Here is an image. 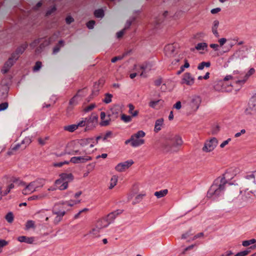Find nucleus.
I'll return each instance as SVG.
<instances>
[{"label": "nucleus", "instance_id": "1", "mask_svg": "<svg viewBox=\"0 0 256 256\" xmlns=\"http://www.w3.org/2000/svg\"><path fill=\"white\" fill-rule=\"evenodd\" d=\"M252 194L256 197V171L246 175L241 187L231 184L228 193V198L240 204L248 202L252 198Z\"/></svg>", "mask_w": 256, "mask_h": 256}, {"label": "nucleus", "instance_id": "2", "mask_svg": "<svg viewBox=\"0 0 256 256\" xmlns=\"http://www.w3.org/2000/svg\"><path fill=\"white\" fill-rule=\"evenodd\" d=\"M230 171L226 172L214 181L207 192L206 196L208 198L214 199L223 192L228 180L233 178L230 176Z\"/></svg>", "mask_w": 256, "mask_h": 256}, {"label": "nucleus", "instance_id": "3", "mask_svg": "<svg viewBox=\"0 0 256 256\" xmlns=\"http://www.w3.org/2000/svg\"><path fill=\"white\" fill-rule=\"evenodd\" d=\"M78 144L80 146V150L70 152L66 150L61 155L68 154H86L89 156L96 150L95 146L96 142L94 140V138H88L80 139L78 140Z\"/></svg>", "mask_w": 256, "mask_h": 256}, {"label": "nucleus", "instance_id": "4", "mask_svg": "<svg viewBox=\"0 0 256 256\" xmlns=\"http://www.w3.org/2000/svg\"><path fill=\"white\" fill-rule=\"evenodd\" d=\"M17 182L19 186H24L22 190V194L28 195L37 191L38 188H42L45 184V180L44 179H36L28 184L22 180H18Z\"/></svg>", "mask_w": 256, "mask_h": 256}, {"label": "nucleus", "instance_id": "5", "mask_svg": "<svg viewBox=\"0 0 256 256\" xmlns=\"http://www.w3.org/2000/svg\"><path fill=\"white\" fill-rule=\"evenodd\" d=\"M74 180V176L71 173H62L59 175V178L55 180L54 186L60 190H66L68 183Z\"/></svg>", "mask_w": 256, "mask_h": 256}, {"label": "nucleus", "instance_id": "6", "mask_svg": "<svg viewBox=\"0 0 256 256\" xmlns=\"http://www.w3.org/2000/svg\"><path fill=\"white\" fill-rule=\"evenodd\" d=\"M109 225L110 222H108L107 220L102 218L98 221L92 227L88 234L93 238L99 237L100 236L102 230L108 227Z\"/></svg>", "mask_w": 256, "mask_h": 256}, {"label": "nucleus", "instance_id": "7", "mask_svg": "<svg viewBox=\"0 0 256 256\" xmlns=\"http://www.w3.org/2000/svg\"><path fill=\"white\" fill-rule=\"evenodd\" d=\"M167 139L173 142L172 146L166 145L164 146V149L167 152H176L178 147L180 146L183 144L182 137L177 134H170L168 136Z\"/></svg>", "mask_w": 256, "mask_h": 256}, {"label": "nucleus", "instance_id": "8", "mask_svg": "<svg viewBox=\"0 0 256 256\" xmlns=\"http://www.w3.org/2000/svg\"><path fill=\"white\" fill-rule=\"evenodd\" d=\"M218 144V139L214 137L211 138L206 140L202 148V150L204 152H212L216 148Z\"/></svg>", "mask_w": 256, "mask_h": 256}, {"label": "nucleus", "instance_id": "9", "mask_svg": "<svg viewBox=\"0 0 256 256\" xmlns=\"http://www.w3.org/2000/svg\"><path fill=\"white\" fill-rule=\"evenodd\" d=\"M146 135L143 130H139L136 133L132 134V146L134 148L138 147L144 144V140L142 138Z\"/></svg>", "mask_w": 256, "mask_h": 256}, {"label": "nucleus", "instance_id": "10", "mask_svg": "<svg viewBox=\"0 0 256 256\" xmlns=\"http://www.w3.org/2000/svg\"><path fill=\"white\" fill-rule=\"evenodd\" d=\"M65 214V210L58 209L55 206L52 210L53 222L56 224H58L62 220Z\"/></svg>", "mask_w": 256, "mask_h": 256}, {"label": "nucleus", "instance_id": "11", "mask_svg": "<svg viewBox=\"0 0 256 256\" xmlns=\"http://www.w3.org/2000/svg\"><path fill=\"white\" fill-rule=\"evenodd\" d=\"M134 164V161L132 160L120 162L117 164L115 167L116 171L121 172L128 169Z\"/></svg>", "mask_w": 256, "mask_h": 256}, {"label": "nucleus", "instance_id": "12", "mask_svg": "<svg viewBox=\"0 0 256 256\" xmlns=\"http://www.w3.org/2000/svg\"><path fill=\"white\" fill-rule=\"evenodd\" d=\"M113 113H101L100 114V125L102 126H108L111 120L114 119Z\"/></svg>", "mask_w": 256, "mask_h": 256}, {"label": "nucleus", "instance_id": "13", "mask_svg": "<svg viewBox=\"0 0 256 256\" xmlns=\"http://www.w3.org/2000/svg\"><path fill=\"white\" fill-rule=\"evenodd\" d=\"M80 156H74L70 158V162L73 164L85 163L92 160V158L86 154H81Z\"/></svg>", "mask_w": 256, "mask_h": 256}, {"label": "nucleus", "instance_id": "14", "mask_svg": "<svg viewBox=\"0 0 256 256\" xmlns=\"http://www.w3.org/2000/svg\"><path fill=\"white\" fill-rule=\"evenodd\" d=\"M138 113H131V114H126L124 113H122L120 114V119L124 122H130L132 118H136L138 116Z\"/></svg>", "mask_w": 256, "mask_h": 256}, {"label": "nucleus", "instance_id": "15", "mask_svg": "<svg viewBox=\"0 0 256 256\" xmlns=\"http://www.w3.org/2000/svg\"><path fill=\"white\" fill-rule=\"evenodd\" d=\"M118 176L116 174L112 175L108 183V189L111 190L113 189L118 184Z\"/></svg>", "mask_w": 256, "mask_h": 256}, {"label": "nucleus", "instance_id": "16", "mask_svg": "<svg viewBox=\"0 0 256 256\" xmlns=\"http://www.w3.org/2000/svg\"><path fill=\"white\" fill-rule=\"evenodd\" d=\"M87 121V127H94L98 123V117L94 115H92L89 118H86Z\"/></svg>", "mask_w": 256, "mask_h": 256}, {"label": "nucleus", "instance_id": "17", "mask_svg": "<svg viewBox=\"0 0 256 256\" xmlns=\"http://www.w3.org/2000/svg\"><path fill=\"white\" fill-rule=\"evenodd\" d=\"M48 196L47 194L43 192L38 194L32 196L28 198V200H40Z\"/></svg>", "mask_w": 256, "mask_h": 256}, {"label": "nucleus", "instance_id": "18", "mask_svg": "<svg viewBox=\"0 0 256 256\" xmlns=\"http://www.w3.org/2000/svg\"><path fill=\"white\" fill-rule=\"evenodd\" d=\"M18 240L20 242H26L27 244H32L34 240V237H27L26 236H20L18 238Z\"/></svg>", "mask_w": 256, "mask_h": 256}, {"label": "nucleus", "instance_id": "19", "mask_svg": "<svg viewBox=\"0 0 256 256\" xmlns=\"http://www.w3.org/2000/svg\"><path fill=\"white\" fill-rule=\"evenodd\" d=\"M81 202V200L78 199V200H70L68 201L63 202H62L61 204L63 205H67L70 206H74L78 204Z\"/></svg>", "mask_w": 256, "mask_h": 256}, {"label": "nucleus", "instance_id": "20", "mask_svg": "<svg viewBox=\"0 0 256 256\" xmlns=\"http://www.w3.org/2000/svg\"><path fill=\"white\" fill-rule=\"evenodd\" d=\"M164 120L162 118H159L156 120L154 128V131L156 132H159L163 125Z\"/></svg>", "mask_w": 256, "mask_h": 256}, {"label": "nucleus", "instance_id": "21", "mask_svg": "<svg viewBox=\"0 0 256 256\" xmlns=\"http://www.w3.org/2000/svg\"><path fill=\"white\" fill-rule=\"evenodd\" d=\"M120 213L118 211H114L109 214L106 218H105L107 221L110 222V224L116 218Z\"/></svg>", "mask_w": 256, "mask_h": 256}, {"label": "nucleus", "instance_id": "22", "mask_svg": "<svg viewBox=\"0 0 256 256\" xmlns=\"http://www.w3.org/2000/svg\"><path fill=\"white\" fill-rule=\"evenodd\" d=\"M146 196V194L145 193L138 194L132 200V204H136L140 202Z\"/></svg>", "mask_w": 256, "mask_h": 256}, {"label": "nucleus", "instance_id": "23", "mask_svg": "<svg viewBox=\"0 0 256 256\" xmlns=\"http://www.w3.org/2000/svg\"><path fill=\"white\" fill-rule=\"evenodd\" d=\"M32 142L31 138L30 136L26 137L21 142L22 144V150L24 149Z\"/></svg>", "mask_w": 256, "mask_h": 256}, {"label": "nucleus", "instance_id": "24", "mask_svg": "<svg viewBox=\"0 0 256 256\" xmlns=\"http://www.w3.org/2000/svg\"><path fill=\"white\" fill-rule=\"evenodd\" d=\"M12 60H9L8 61H7L4 64V68L2 69L3 72L4 74L6 73L10 68L12 66Z\"/></svg>", "mask_w": 256, "mask_h": 256}, {"label": "nucleus", "instance_id": "25", "mask_svg": "<svg viewBox=\"0 0 256 256\" xmlns=\"http://www.w3.org/2000/svg\"><path fill=\"white\" fill-rule=\"evenodd\" d=\"M22 144H18L14 146H12L10 150L8 152V154L9 155L12 154L16 151L20 149V147L22 148Z\"/></svg>", "mask_w": 256, "mask_h": 256}, {"label": "nucleus", "instance_id": "26", "mask_svg": "<svg viewBox=\"0 0 256 256\" xmlns=\"http://www.w3.org/2000/svg\"><path fill=\"white\" fill-rule=\"evenodd\" d=\"M94 14L97 18H102L104 16V12L102 9L100 8L94 10Z\"/></svg>", "mask_w": 256, "mask_h": 256}, {"label": "nucleus", "instance_id": "27", "mask_svg": "<svg viewBox=\"0 0 256 256\" xmlns=\"http://www.w3.org/2000/svg\"><path fill=\"white\" fill-rule=\"evenodd\" d=\"M167 190H164L158 192H156L154 195L156 196L157 198H160L168 194Z\"/></svg>", "mask_w": 256, "mask_h": 256}, {"label": "nucleus", "instance_id": "28", "mask_svg": "<svg viewBox=\"0 0 256 256\" xmlns=\"http://www.w3.org/2000/svg\"><path fill=\"white\" fill-rule=\"evenodd\" d=\"M77 128H78V127H77L76 124L66 126H64V129L65 130H68L70 132H73Z\"/></svg>", "mask_w": 256, "mask_h": 256}, {"label": "nucleus", "instance_id": "29", "mask_svg": "<svg viewBox=\"0 0 256 256\" xmlns=\"http://www.w3.org/2000/svg\"><path fill=\"white\" fill-rule=\"evenodd\" d=\"M6 220L9 222L12 223L14 220V215L12 212H8L5 216Z\"/></svg>", "mask_w": 256, "mask_h": 256}, {"label": "nucleus", "instance_id": "30", "mask_svg": "<svg viewBox=\"0 0 256 256\" xmlns=\"http://www.w3.org/2000/svg\"><path fill=\"white\" fill-rule=\"evenodd\" d=\"M256 242V240L254 238L248 240H244L242 242V244L244 246H248L251 244H254Z\"/></svg>", "mask_w": 256, "mask_h": 256}, {"label": "nucleus", "instance_id": "31", "mask_svg": "<svg viewBox=\"0 0 256 256\" xmlns=\"http://www.w3.org/2000/svg\"><path fill=\"white\" fill-rule=\"evenodd\" d=\"M49 139V136H46L44 138H38V142L41 146H44L46 144V142Z\"/></svg>", "mask_w": 256, "mask_h": 256}, {"label": "nucleus", "instance_id": "32", "mask_svg": "<svg viewBox=\"0 0 256 256\" xmlns=\"http://www.w3.org/2000/svg\"><path fill=\"white\" fill-rule=\"evenodd\" d=\"M26 227L27 230L34 228V222L32 220H28L26 224Z\"/></svg>", "mask_w": 256, "mask_h": 256}, {"label": "nucleus", "instance_id": "33", "mask_svg": "<svg viewBox=\"0 0 256 256\" xmlns=\"http://www.w3.org/2000/svg\"><path fill=\"white\" fill-rule=\"evenodd\" d=\"M8 244V242L6 240L3 239L0 240V252L2 251V248L7 246Z\"/></svg>", "mask_w": 256, "mask_h": 256}, {"label": "nucleus", "instance_id": "34", "mask_svg": "<svg viewBox=\"0 0 256 256\" xmlns=\"http://www.w3.org/2000/svg\"><path fill=\"white\" fill-rule=\"evenodd\" d=\"M220 130V128L219 126H216L212 128L211 133L213 135H216L218 134Z\"/></svg>", "mask_w": 256, "mask_h": 256}, {"label": "nucleus", "instance_id": "35", "mask_svg": "<svg viewBox=\"0 0 256 256\" xmlns=\"http://www.w3.org/2000/svg\"><path fill=\"white\" fill-rule=\"evenodd\" d=\"M78 128V127H82L85 126H87V121L86 120V119L85 118L84 120H82L80 121V122L76 124Z\"/></svg>", "mask_w": 256, "mask_h": 256}, {"label": "nucleus", "instance_id": "36", "mask_svg": "<svg viewBox=\"0 0 256 256\" xmlns=\"http://www.w3.org/2000/svg\"><path fill=\"white\" fill-rule=\"evenodd\" d=\"M207 45L206 43H200L197 44V46L196 47V48L197 50H204V48L206 47Z\"/></svg>", "mask_w": 256, "mask_h": 256}, {"label": "nucleus", "instance_id": "37", "mask_svg": "<svg viewBox=\"0 0 256 256\" xmlns=\"http://www.w3.org/2000/svg\"><path fill=\"white\" fill-rule=\"evenodd\" d=\"M112 96L111 94H106L104 102L106 104L112 101Z\"/></svg>", "mask_w": 256, "mask_h": 256}, {"label": "nucleus", "instance_id": "38", "mask_svg": "<svg viewBox=\"0 0 256 256\" xmlns=\"http://www.w3.org/2000/svg\"><path fill=\"white\" fill-rule=\"evenodd\" d=\"M231 141V138H228V139H227L226 140H224V142H222L220 146V148H224L226 145H228V143Z\"/></svg>", "mask_w": 256, "mask_h": 256}, {"label": "nucleus", "instance_id": "39", "mask_svg": "<svg viewBox=\"0 0 256 256\" xmlns=\"http://www.w3.org/2000/svg\"><path fill=\"white\" fill-rule=\"evenodd\" d=\"M94 24H95V22L93 20H90L89 22H87L86 26H88V28L91 29L94 28Z\"/></svg>", "mask_w": 256, "mask_h": 256}, {"label": "nucleus", "instance_id": "40", "mask_svg": "<svg viewBox=\"0 0 256 256\" xmlns=\"http://www.w3.org/2000/svg\"><path fill=\"white\" fill-rule=\"evenodd\" d=\"M192 235V234L191 233V232L188 231L182 235V239H186V238H189Z\"/></svg>", "mask_w": 256, "mask_h": 256}, {"label": "nucleus", "instance_id": "41", "mask_svg": "<svg viewBox=\"0 0 256 256\" xmlns=\"http://www.w3.org/2000/svg\"><path fill=\"white\" fill-rule=\"evenodd\" d=\"M42 62H37L36 63L35 66L34 67V71L38 70L41 68Z\"/></svg>", "mask_w": 256, "mask_h": 256}, {"label": "nucleus", "instance_id": "42", "mask_svg": "<svg viewBox=\"0 0 256 256\" xmlns=\"http://www.w3.org/2000/svg\"><path fill=\"white\" fill-rule=\"evenodd\" d=\"M248 253V251L244 250L237 253L234 256H246Z\"/></svg>", "mask_w": 256, "mask_h": 256}, {"label": "nucleus", "instance_id": "43", "mask_svg": "<svg viewBox=\"0 0 256 256\" xmlns=\"http://www.w3.org/2000/svg\"><path fill=\"white\" fill-rule=\"evenodd\" d=\"M210 66V62H202L199 66L198 69L202 70L204 68V66L208 67Z\"/></svg>", "mask_w": 256, "mask_h": 256}, {"label": "nucleus", "instance_id": "44", "mask_svg": "<svg viewBox=\"0 0 256 256\" xmlns=\"http://www.w3.org/2000/svg\"><path fill=\"white\" fill-rule=\"evenodd\" d=\"M112 135V132L111 131L106 132L103 138L104 140H105L108 138L111 137Z\"/></svg>", "mask_w": 256, "mask_h": 256}, {"label": "nucleus", "instance_id": "45", "mask_svg": "<svg viewBox=\"0 0 256 256\" xmlns=\"http://www.w3.org/2000/svg\"><path fill=\"white\" fill-rule=\"evenodd\" d=\"M8 106V104L7 102H4L0 104V111L6 110Z\"/></svg>", "mask_w": 256, "mask_h": 256}, {"label": "nucleus", "instance_id": "46", "mask_svg": "<svg viewBox=\"0 0 256 256\" xmlns=\"http://www.w3.org/2000/svg\"><path fill=\"white\" fill-rule=\"evenodd\" d=\"M66 20L67 24H70L74 21V19L71 16H69L66 18Z\"/></svg>", "mask_w": 256, "mask_h": 256}, {"label": "nucleus", "instance_id": "47", "mask_svg": "<svg viewBox=\"0 0 256 256\" xmlns=\"http://www.w3.org/2000/svg\"><path fill=\"white\" fill-rule=\"evenodd\" d=\"M14 184H10L8 186V190L6 192H4V194H6L10 192V190L12 188H14Z\"/></svg>", "mask_w": 256, "mask_h": 256}, {"label": "nucleus", "instance_id": "48", "mask_svg": "<svg viewBox=\"0 0 256 256\" xmlns=\"http://www.w3.org/2000/svg\"><path fill=\"white\" fill-rule=\"evenodd\" d=\"M204 236V234L202 232H200L198 234H196L194 236V238L192 239V240H194L196 238H199L202 237Z\"/></svg>", "mask_w": 256, "mask_h": 256}, {"label": "nucleus", "instance_id": "49", "mask_svg": "<svg viewBox=\"0 0 256 256\" xmlns=\"http://www.w3.org/2000/svg\"><path fill=\"white\" fill-rule=\"evenodd\" d=\"M254 72V68H251L249 70V71L246 74V76H250L252 75Z\"/></svg>", "mask_w": 256, "mask_h": 256}, {"label": "nucleus", "instance_id": "50", "mask_svg": "<svg viewBox=\"0 0 256 256\" xmlns=\"http://www.w3.org/2000/svg\"><path fill=\"white\" fill-rule=\"evenodd\" d=\"M194 245L192 244V245H190V246L186 247V248H184V250L183 252V254H184L186 251L193 248H194Z\"/></svg>", "mask_w": 256, "mask_h": 256}, {"label": "nucleus", "instance_id": "51", "mask_svg": "<svg viewBox=\"0 0 256 256\" xmlns=\"http://www.w3.org/2000/svg\"><path fill=\"white\" fill-rule=\"evenodd\" d=\"M82 194V192H80V191L78 192H77L74 194V197L76 198V200H78V198H79L81 196Z\"/></svg>", "mask_w": 256, "mask_h": 256}, {"label": "nucleus", "instance_id": "52", "mask_svg": "<svg viewBox=\"0 0 256 256\" xmlns=\"http://www.w3.org/2000/svg\"><path fill=\"white\" fill-rule=\"evenodd\" d=\"M56 10V8L55 7L52 8L50 10H48L46 14L47 16L50 14L52 12H54Z\"/></svg>", "mask_w": 256, "mask_h": 256}, {"label": "nucleus", "instance_id": "53", "mask_svg": "<svg viewBox=\"0 0 256 256\" xmlns=\"http://www.w3.org/2000/svg\"><path fill=\"white\" fill-rule=\"evenodd\" d=\"M124 34V30L119 32H118L117 33L118 38H122Z\"/></svg>", "mask_w": 256, "mask_h": 256}, {"label": "nucleus", "instance_id": "54", "mask_svg": "<svg viewBox=\"0 0 256 256\" xmlns=\"http://www.w3.org/2000/svg\"><path fill=\"white\" fill-rule=\"evenodd\" d=\"M63 166L62 162H56L54 164V166L56 167H61Z\"/></svg>", "mask_w": 256, "mask_h": 256}, {"label": "nucleus", "instance_id": "55", "mask_svg": "<svg viewBox=\"0 0 256 256\" xmlns=\"http://www.w3.org/2000/svg\"><path fill=\"white\" fill-rule=\"evenodd\" d=\"M226 41V40L224 38H222L220 40L219 42L220 46H222Z\"/></svg>", "mask_w": 256, "mask_h": 256}, {"label": "nucleus", "instance_id": "56", "mask_svg": "<svg viewBox=\"0 0 256 256\" xmlns=\"http://www.w3.org/2000/svg\"><path fill=\"white\" fill-rule=\"evenodd\" d=\"M220 10V8H214L211 10V12L212 14H214L219 12Z\"/></svg>", "mask_w": 256, "mask_h": 256}, {"label": "nucleus", "instance_id": "57", "mask_svg": "<svg viewBox=\"0 0 256 256\" xmlns=\"http://www.w3.org/2000/svg\"><path fill=\"white\" fill-rule=\"evenodd\" d=\"M189 66H190V65H189V64H188L187 62H185V64H184V66L183 68H182V70H181V71L179 72H178V74H180V73L181 72H182V70H184V68H188V67H189Z\"/></svg>", "mask_w": 256, "mask_h": 256}, {"label": "nucleus", "instance_id": "58", "mask_svg": "<svg viewBox=\"0 0 256 256\" xmlns=\"http://www.w3.org/2000/svg\"><path fill=\"white\" fill-rule=\"evenodd\" d=\"M130 143L131 146H132V136H131L130 138V139H128L125 141V144H128Z\"/></svg>", "mask_w": 256, "mask_h": 256}, {"label": "nucleus", "instance_id": "59", "mask_svg": "<svg viewBox=\"0 0 256 256\" xmlns=\"http://www.w3.org/2000/svg\"><path fill=\"white\" fill-rule=\"evenodd\" d=\"M94 107V104H91L90 106H88V107H87L85 109V110L86 111L91 110Z\"/></svg>", "mask_w": 256, "mask_h": 256}, {"label": "nucleus", "instance_id": "60", "mask_svg": "<svg viewBox=\"0 0 256 256\" xmlns=\"http://www.w3.org/2000/svg\"><path fill=\"white\" fill-rule=\"evenodd\" d=\"M181 107V103L180 102H176V104L175 105V108L176 109H180Z\"/></svg>", "mask_w": 256, "mask_h": 256}, {"label": "nucleus", "instance_id": "61", "mask_svg": "<svg viewBox=\"0 0 256 256\" xmlns=\"http://www.w3.org/2000/svg\"><path fill=\"white\" fill-rule=\"evenodd\" d=\"M174 116L173 114V113H170L168 116V120H172L174 119Z\"/></svg>", "mask_w": 256, "mask_h": 256}, {"label": "nucleus", "instance_id": "62", "mask_svg": "<svg viewBox=\"0 0 256 256\" xmlns=\"http://www.w3.org/2000/svg\"><path fill=\"white\" fill-rule=\"evenodd\" d=\"M56 189H58V188H56V186L55 187L51 186L48 189V191H54V190H56Z\"/></svg>", "mask_w": 256, "mask_h": 256}, {"label": "nucleus", "instance_id": "63", "mask_svg": "<svg viewBox=\"0 0 256 256\" xmlns=\"http://www.w3.org/2000/svg\"><path fill=\"white\" fill-rule=\"evenodd\" d=\"M82 213L80 212V211H79L77 214H76L74 216V218L75 219H76L78 218H79L80 214H81Z\"/></svg>", "mask_w": 256, "mask_h": 256}, {"label": "nucleus", "instance_id": "64", "mask_svg": "<svg viewBox=\"0 0 256 256\" xmlns=\"http://www.w3.org/2000/svg\"><path fill=\"white\" fill-rule=\"evenodd\" d=\"M232 254H233V253H232V252L231 250L227 251L226 252V256H229L232 255Z\"/></svg>", "mask_w": 256, "mask_h": 256}]
</instances>
